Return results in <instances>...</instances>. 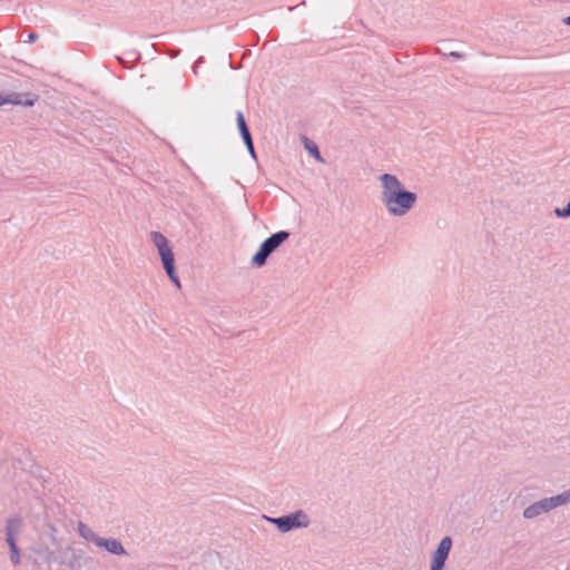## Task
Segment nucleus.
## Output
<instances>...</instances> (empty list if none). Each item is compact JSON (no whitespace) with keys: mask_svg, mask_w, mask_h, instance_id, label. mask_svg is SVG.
<instances>
[{"mask_svg":"<svg viewBox=\"0 0 570 570\" xmlns=\"http://www.w3.org/2000/svg\"><path fill=\"white\" fill-rule=\"evenodd\" d=\"M452 541L449 537L441 540L436 551L434 552L431 570H442L444 562L449 556Z\"/></svg>","mask_w":570,"mask_h":570,"instance_id":"5","label":"nucleus"},{"mask_svg":"<svg viewBox=\"0 0 570 570\" xmlns=\"http://www.w3.org/2000/svg\"><path fill=\"white\" fill-rule=\"evenodd\" d=\"M272 522H274L278 529L283 532L289 531L293 528L306 525L307 520L306 517L302 513H296L293 515L282 517L277 519H271Z\"/></svg>","mask_w":570,"mask_h":570,"instance_id":"4","label":"nucleus"},{"mask_svg":"<svg viewBox=\"0 0 570 570\" xmlns=\"http://www.w3.org/2000/svg\"><path fill=\"white\" fill-rule=\"evenodd\" d=\"M96 542H97L98 546H104L111 553H116V554L125 553L124 548H122L121 543L118 540H115V539H109V540L97 539Z\"/></svg>","mask_w":570,"mask_h":570,"instance_id":"10","label":"nucleus"},{"mask_svg":"<svg viewBox=\"0 0 570 570\" xmlns=\"http://www.w3.org/2000/svg\"><path fill=\"white\" fill-rule=\"evenodd\" d=\"M566 23L570 24V16L566 19Z\"/></svg>","mask_w":570,"mask_h":570,"instance_id":"15","label":"nucleus"},{"mask_svg":"<svg viewBox=\"0 0 570 570\" xmlns=\"http://www.w3.org/2000/svg\"><path fill=\"white\" fill-rule=\"evenodd\" d=\"M288 237L289 234L284 230L273 234L263 242L258 252L253 256L252 264L258 267L263 266L266 263L267 257Z\"/></svg>","mask_w":570,"mask_h":570,"instance_id":"3","label":"nucleus"},{"mask_svg":"<svg viewBox=\"0 0 570 570\" xmlns=\"http://www.w3.org/2000/svg\"><path fill=\"white\" fill-rule=\"evenodd\" d=\"M20 524H21L20 520L11 519V520H9L8 525H7V541L11 549V560L16 564L19 563L20 556H19V551H18V548L16 544L14 534L19 531Z\"/></svg>","mask_w":570,"mask_h":570,"instance_id":"6","label":"nucleus"},{"mask_svg":"<svg viewBox=\"0 0 570 570\" xmlns=\"http://www.w3.org/2000/svg\"><path fill=\"white\" fill-rule=\"evenodd\" d=\"M26 99H21V96L16 92L3 91L0 89V107L4 105H23L27 107L33 106L36 97L26 95Z\"/></svg>","mask_w":570,"mask_h":570,"instance_id":"7","label":"nucleus"},{"mask_svg":"<svg viewBox=\"0 0 570 570\" xmlns=\"http://www.w3.org/2000/svg\"><path fill=\"white\" fill-rule=\"evenodd\" d=\"M237 126H238L240 135H242V137H243V139H244V141H245V144H246V146H247V148L249 150V153L252 155H254L253 140H252L249 130L247 128L244 115L240 111L237 112Z\"/></svg>","mask_w":570,"mask_h":570,"instance_id":"8","label":"nucleus"},{"mask_svg":"<svg viewBox=\"0 0 570 570\" xmlns=\"http://www.w3.org/2000/svg\"><path fill=\"white\" fill-rule=\"evenodd\" d=\"M542 501L543 504L546 505V509L549 511L556 507L570 502V490L562 494L543 499Z\"/></svg>","mask_w":570,"mask_h":570,"instance_id":"9","label":"nucleus"},{"mask_svg":"<svg viewBox=\"0 0 570 570\" xmlns=\"http://www.w3.org/2000/svg\"><path fill=\"white\" fill-rule=\"evenodd\" d=\"M381 179L383 202L387 210L393 215H404L414 205L415 194L402 190L401 183L392 175L384 174Z\"/></svg>","mask_w":570,"mask_h":570,"instance_id":"1","label":"nucleus"},{"mask_svg":"<svg viewBox=\"0 0 570 570\" xmlns=\"http://www.w3.org/2000/svg\"><path fill=\"white\" fill-rule=\"evenodd\" d=\"M305 147L309 151L311 155H313L316 159L321 160V156H320L318 149L315 144L308 142L306 140Z\"/></svg>","mask_w":570,"mask_h":570,"instance_id":"12","label":"nucleus"},{"mask_svg":"<svg viewBox=\"0 0 570 570\" xmlns=\"http://www.w3.org/2000/svg\"><path fill=\"white\" fill-rule=\"evenodd\" d=\"M556 214L560 217L570 216V203L563 209H556Z\"/></svg>","mask_w":570,"mask_h":570,"instance_id":"13","label":"nucleus"},{"mask_svg":"<svg viewBox=\"0 0 570 570\" xmlns=\"http://www.w3.org/2000/svg\"><path fill=\"white\" fill-rule=\"evenodd\" d=\"M151 239H153L155 246L157 247L158 254L161 258L164 268H165L168 277L171 279L173 283L176 284L177 287H180L179 279L175 274L174 254H173L171 248L169 247L167 238L158 232H153Z\"/></svg>","mask_w":570,"mask_h":570,"instance_id":"2","label":"nucleus"},{"mask_svg":"<svg viewBox=\"0 0 570 570\" xmlns=\"http://www.w3.org/2000/svg\"><path fill=\"white\" fill-rule=\"evenodd\" d=\"M547 511L548 510L546 509V505L543 504V501L541 500V501L528 507L524 510L523 515L527 519H531V518H534V517L539 515L540 513L547 512Z\"/></svg>","mask_w":570,"mask_h":570,"instance_id":"11","label":"nucleus"},{"mask_svg":"<svg viewBox=\"0 0 570 570\" xmlns=\"http://www.w3.org/2000/svg\"><path fill=\"white\" fill-rule=\"evenodd\" d=\"M28 38H29V41H31V42H32V41H35V40H36V35H35V33H30V35L28 36Z\"/></svg>","mask_w":570,"mask_h":570,"instance_id":"14","label":"nucleus"}]
</instances>
